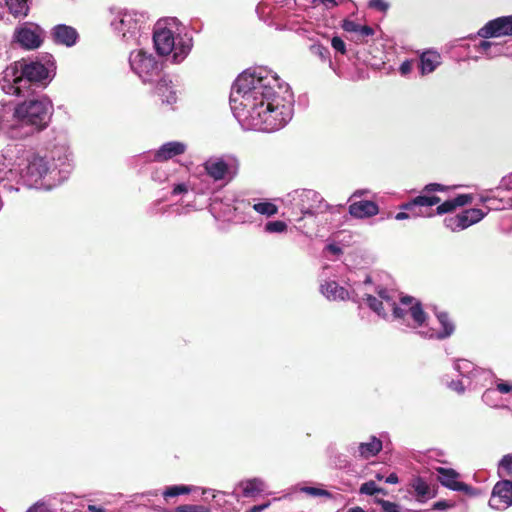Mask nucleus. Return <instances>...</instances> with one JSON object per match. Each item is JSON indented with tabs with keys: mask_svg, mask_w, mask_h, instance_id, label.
<instances>
[{
	"mask_svg": "<svg viewBox=\"0 0 512 512\" xmlns=\"http://www.w3.org/2000/svg\"><path fill=\"white\" fill-rule=\"evenodd\" d=\"M293 94L287 83L265 66L241 73L231 88L233 115L245 130L274 132L292 119Z\"/></svg>",
	"mask_w": 512,
	"mask_h": 512,
	"instance_id": "f257e3e1",
	"label": "nucleus"
},
{
	"mask_svg": "<svg viewBox=\"0 0 512 512\" xmlns=\"http://www.w3.org/2000/svg\"><path fill=\"white\" fill-rule=\"evenodd\" d=\"M70 156L69 149L65 146L54 147L44 156L30 154L18 164L17 170L0 168V185L9 191H18V188L5 182L18 175L19 181L27 187L50 190L69 177L73 169Z\"/></svg>",
	"mask_w": 512,
	"mask_h": 512,
	"instance_id": "f03ea898",
	"label": "nucleus"
},
{
	"mask_svg": "<svg viewBox=\"0 0 512 512\" xmlns=\"http://www.w3.org/2000/svg\"><path fill=\"white\" fill-rule=\"evenodd\" d=\"M374 292L367 295V305L379 317L389 319L397 323L399 329L404 332H415L419 335L421 329H426L428 316L425 313L422 303L412 296H402L399 302L396 300V293L386 288L376 287Z\"/></svg>",
	"mask_w": 512,
	"mask_h": 512,
	"instance_id": "7ed1b4c3",
	"label": "nucleus"
},
{
	"mask_svg": "<svg viewBox=\"0 0 512 512\" xmlns=\"http://www.w3.org/2000/svg\"><path fill=\"white\" fill-rule=\"evenodd\" d=\"M55 71L56 63L51 54L43 56L41 61H18L5 69L0 86L8 95L25 97L34 84L46 87L54 78Z\"/></svg>",
	"mask_w": 512,
	"mask_h": 512,
	"instance_id": "20e7f679",
	"label": "nucleus"
},
{
	"mask_svg": "<svg viewBox=\"0 0 512 512\" xmlns=\"http://www.w3.org/2000/svg\"><path fill=\"white\" fill-rule=\"evenodd\" d=\"M153 42L157 53L170 57L174 64L182 63L193 48V38L177 18L160 19L153 28Z\"/></svg>",
	"mask_w": 512,
	"mask_h": 512,
	"instance_id": "39448f33",
	"label": "nucleus"
},
{
	"mask_svg": "<svg viewBox=\"0 0 512 512\" xmlns=\"http://www.w3.org/2000/svg\"><path fill=\"white\" fill-rule=\"evenodd\" d=\"M110 12L111 28L123 43L129 46L139 45L142 37L148 38L150 23L146 12L120 8L111 9Z\"/></svg>",
	"mask_w": 512,
	"mask_h": 512,
	"instance_id": "423d86ee",
	"label": "nucleus"
},
{
	"mask_svg": "<svg viewBox=\"0 0 512 512\" xmlns=\"http://www.w3.org/2000/svg\"><path fill=\"white\" fill-rule=\"evenodd\" d=\"M282 201L297 223L306 217L314 218L332 208L318 192L311 189L294 190Z\"/></svg>",
	"mask_w": 512,
	"mask_h": 512,
	"instance_id": "0eeeda50",
	"label": "nucleus"
},
{
	"mask_svg": "<svg viewBox=\"0 0 512 512\" xmlns=\"http://www.w3.org/2000/svg\"><path fill=\"white\" fill-rule=\"evenodd\" d=\"M53 105L47 96L30 99L18 104L14 110V117L22 125L32 127V131L44 129L51 118Z\"/></svg>",
	"mask_w": 512,
	"mask_h": 512,
	"instance_id": "6e6552de",
	"label": "nucleus"
},
{
	"mask_svg": "<svg viewBox=\"0 0 512 512\" xmlns=\"http://www.w3.org/2000/svg\"><path fill=\"white\" fill-rule=\"evenodd\" d=\"M371 278L366 277L363 282L354 283L351 286L350 290L339 286V284L334 280H326L320 286V291L323 296H325L328 300L336 301V300H351L355 303H360L361 301L367 302V295L365 292L371 293L374 292Z\"/></svg>",
	"mask_w": 512,
	"mask_h": 512,
	"instance_id": "1a4fd4ad",
	"label": "nucleus"
},
{
	"mask_svg": "<svg viewBox=\"0 0 512 512\" xmlns=\"http://www.w3.org/2000/svg\"><path fill=\"white\" fill-rule=\"evenodd\" d=\"M239 160L232 154L211 156L204 163L203 168L207 175L215 182H230L239 171Z\"/></svg>",
	"mask_w": 512,
	"mask_h": 512,
	"instance_id": "9d476101",
	"label": "nucleus"
},
{
	"mask_svg": "<svg viewBox=\"0 0 512 512\" xmlns=\"http://www.w3.org/2000/svg\"><path fill=\"white\" fill-rule=\"evenodd\" d=\"M129 65L143 83L154 82L161 73V64L156 57L142 49L134 50L130 53Z\"/></svg>",
	"mask_w": 512,
	"mask_h": 512,
	"instance_id": "9b49d317",
	"label": "nucleus"
},
{
	"mask_svg": "<svg viewBox=\"0 0 512 512\" xmlns=\"http://www.w3.org/2000/svg\"><path fill=\"white\" fill-rule=\"evenodd\" d=\"M45 31L36 23L24 22L13 33V42L24 50L38 49L44 42Z\"/></svg>",
	"mask_w": 512,
	"mask_h": 512,
	"instance_id": "f8f14e48",
	"label": "nucleus"
},
{
	"mask_svg": "<svg viewBox=\"0 0 512 512\" xmlns=\"http://www.w3.org/2000/svg\"><path fill=\"white\" fill-rule=\"evenodd\" d=\"M250 207V203L244 200L235 201L234 205L222 200L215 199L210 205V212L216 219H222L230 222H246L248 217L244 214V210Z\"/></svg>",
	"mask_w": 512,
	"mask_h": 512,
	"instance_id": "ddd939ff",
	"label": "nucleus"
},
{
	"mask_svg": "<svg viewBox=\"0 0 512 512\" xmlns=\"http://www.w3.org/2000/svg\"><path fill=\"white\" fill-rule=\"evenodd\" d=\"M487 215V211L478 208H470L453 217H447L444 224L451 231H461L478 223Z\"/></svg>",
	"mask_w": 512,
	"mask_h": 512,
	"instance_id": "4468645a",
	"label": "nucleus"
},
{
	"mask_svg": "<svg viewBox=\"0 0 512 512\" xmlns=\"http://www.w3.org/2000/svg\"><path fill=\"white\" fill-rule=\"evenodd\" d=\"M488 505L498 511H504L512 506L511 480L502 479L494 485Z\"/></svg>",
	"mask_w": 512,
	"mask_h": 512,
	"instance_id": "2eb2a0df",
	"label": "nucleus"
},
{
	"mask_svg": "<svg viewBox=\"0 0 512 512\" xmlns=\"http://www.w3.org/2000/svg\"><path fill=\"white\" fill-rule=\"evenodd\" d=\"M477 35L485 39L512 36V15L488 21L478 30Z\"/></svg>",
	"mask_w": 512,
	"mask_h": 512,
	"instance_id": "dca6fc26",
	"label": "nucleus"
},
{
	"mask_svg": "<svg viewBox=\"0 0 512 512\" xmlns=\"http://www.w3.org/2000/svg\"><path fill=\"white\" fill-rule=\"evenodd\" d=\"M438 480L442 486L457 492H463L469 496H476L477 490L472 486L459 481L460 474L451 468L438 467Z\"/></svg>",
	"mask_w": 512,
	"mask_h": 512,
	"instance_id": "f3484780",
	"label": "nucleus"
},
{
	"mask_svg": "<svg viewBox=\"0 0 512 512\" xmlns=\"http://www.w3.org/2000/svg\"><path fill=\"white\" fill-rule=\"evenodd\" d=\"M436 317L442 328L437 330L427 325L426 329H421L419 331V336L421 338L444 340L454 333V323L450 320L449 315L446 312H439L436 314Z\"/></svg>",
	"mask_w": 512,
	"mask_h": 512,
	"instance_id": "a211bd4d",
	"label": "nucleus"
},
{
	"mask_svg": "<svg viewBox=\"0 0 512 512\" xmlns=\"http://www.w3.org/2000/svg\"><path fill=\"white\" fill-rule=\"evenodd\" d=\"M52 41L57 45L73 47L79 41L78 31L66 24H57L50 31Z\"/></svg>",
	"mask_w": 512,
	"mask_h": 512,
	"instance_id": "6ab92c4d",
	"label": "nucleus"
},
{
	"mask_svg": "<svg viewBox=\"0 0 512 512\" xmlns=\"http://www.w3.org/2000/svg\"><path fill=\"white\" fill-rule=\"evenodd\" d=\"M382 450V441L375 436H371L368 442L351 443L347 451L354 457L369 459L376 456Z\"/></svg>",
	"mask_w": 512,
	"mask_h": 512,
	"instance_id": "aec40b11",
	"label": "nucleus"
},
{
	"mask_svg": "<svg viewBox=\"0 0 512 512\" xmlns=\"http://www.w3.org/2000/svg\"><path fill=\"white\" fill-rule=\"evenodd\" d=\"M186 144L179 141H170L161 145L154 153V160L166 161L186 151Z\"/></svg>",
	"mask_w": 512,
	"mask_h": 512,
	"instance_id": "412c9836",
	"label": "nucleus"
},
{
	"mask_svg": "<svg viewBox=\"0 0 512 512\" xmlns=\"http://www.w3.org/2000/svg\"><path fill=\"white\" fill-rule=\"evenodd\" d=\"M454 369L463 377L469 379L471 376H483L485 379L491 377V371L476 367L471 361L459 359L454 364Z\"/></svg>",
	"mask_w": 512,
	"mask_h": 512,
	"instance_id": "4be33fe9",
	"label": "nucleus"
},
{
	"mask_svg": "<svg viewBox=\"0 0 512 512\" xmlns=\"http://www.w3.org/2000/svg\"><path fill=\"white\" fill-rule=\"evenodd\" d=\"M409 487L413 491L418 502L424 503L435 496L430 485L420 476L413 477L409 482Z\"/></svg>",
	"mask_w": 512,
	"mask_h": 512,
	"instance_id": "5701e85b",
	"label": "nucleus"
},
{
	"mask_svg": "<svg viewBox=\"0 0 512 512\" xmlns=\"http://www.w3.org/2000/svg\"><path fill=\"white\" fill-rule=\"evenodd\" d=\"M379 212L378 205L369 200L354 202L349 206V213L355 218H367L377 215Z\"/></svg>",
	"mask_w": 512,
	"mask_h": 512,
	"instance_id": "b1692460",
	"label": "nucleus"
},
{
	"mask_svg": "<svg viewBox=\"0 0 512 512\" xmlns=\"http://www.w3.org/2000/svg\"><path fill=\"white\" fill-rule=\"evenodd\" d=\"M155 93L161 98L163 103L172 105L177 101L175 87L171 80L160 78L155 87Z\"/></svg>",
	"mask_w": 512,
	"mask_h": 512,
	"instance_id": "393cba45",
	"label": "nucleus"
},
{
	"mask_svg": "<svg viewBox=\"0 0 512 512\" xmlns=\"http://www.w3.org/2000/svg\"><path fill=\"white\" fill-rule=\"evenodd\" d=\"M430 193H424L415 197L411 201L404 203L401 209L405 211H414L417 207H432L441 202L440 197L435 195H429Z\"/></svg>",
	"mask_w": 512,
	"mask_h": 512,
	"instance_id": "a878e982",
	"label": "nucleus"
},
{
	"mask_svg": "<svg viewBox=\"0 0 512 512\" xmlns=\"http://www.w3.org/2000/svg\"><path fill=\"white\" fill-rule=\"evenodd\" d=\"M472 202V195L470 194H460L454 197L453 199H449L444 201L443 203L437 204L436 212L438 215H443L446 213H450L454 211L457 207H461L467 205Z\"/></svg>",
	"mask_w": 512,
	"mask_h": 512,
	"instance_id": "bb28decb",
	"label": "nucleus"
},
{
	"mask_svg": "<svg viewBox=\"0 0 512 512\" xmlns=\"http://www.w3.org/2000/svg\"><path fill=\"white\" fill-rule=\"evenodd\" d=\"M441 63V56L435 51L424 52L420 57V72L422 75L432 73Z\"/></svg>",
	"mask_w": 512,
	"mask_h": 512,
	"instance_id": "cd10ccee",
	"label": "nucleus"
},
{
	"mask_svg": "<svg viewBox=\"0 0 512 512\" xmlns=\"http://www.w3.org/2000/svg\"><path fill=\"white\" fill-rule=\"evenodd\" d=\"M240 487H242V493L245 497H252L260 492L265 490V482L260 478H252L245 481L240 482Z\"/></svg>",
	"mask_w": 512,
	"mask_h": 512,
	"instance_id": "c85d7f7f",
	"label": "nucleus"
},
{
	"mask_svg": "<svg viewBox=\"0 0 512 512\" xmlns=\"http://www.w3.org/2000/svg\"><path fill=\"white\" fill-rule=\"evenodd\" d=\"M6 6L14 17H25L29 12L28 0H6Z\"/></svg>",
	"mask_w": 512,
	"mask_h": 512,
	"instance_id": "c756f323",
	"label": "nucleus"
},
{
	"mask_svg": "<svg viewBox=\"0 0 512 512\" xmlns=\"http://www.w3.org/2000/svg\"><path fill=\"white\" fill-rule=\"evenodd\" d=\"M482 401L492 407V408H503L509 411L512 410V407L509 405L500 404L499 398L497 396L496 390L492 388H487L482 394Z\"/></svg>",
	"mask_w": 512,
	"mask_h": 512,
	"instance_id": "7c9ffc66",
	"label": "nucleus"
},
{
	"mask_svg": "<svg viewBox=\"0 0 512 512\" xmlns=\"http://www.w3.org/2000/svg\"><path fill=\"white\" fill-rule=\"evenodd\" d=\"M252 209L258 214L266 217H272L278 213V207L268 200L254 203L252 205Z\"/></svg>",
	"mask_w": 512,
	"mask_h": 512,
	"instance_id": "2f4dec72",
	"label": "nucleus"
},
{
	"mask_svg": "<svg viewBox=\"0 0 512 512\" xmlns=\"http://www.w3.org/2000/svg\"><path fill=\"white\" fill-rule=\"evenodd\" d=\"M192 491V487L187 485H172L167 486L162 491L163 498L167 501L169 498H174L180 495L189 494Z\"/></svg>",
	"mask_w": 512,
	"mask_h": 512,
	"instance_id": "473e14b6",
	"label": "nucleus"
},
{
	"mask_svg": "<svg viewBox=\"0 0 512 512\" xmlns=\"http://www.w3.org/2000/svg\"><path fill=\"white\" fill-rule=\"evenodd\" d=\"M498 475L500 477H512V453L504 455L498 463Z\"/></svg>",
	"mask_w": 512,
	"mask_h": 512,
	"instance_id": "72a5a7b5",
	"label": "nucleus"
},
{
	"mask_svg": "<svg viewBox=\"0 0 512 512\" xmlns=\"http://www.w3.org/2000/svg\"><path fill=\"white\" fill-rule=\"evenodd\" d=\"M310 52L319 57L322 61H329L330 66H332V62L330 60V51L326 46H323L320 43H314L310 46Z\"/></svg>",
	"mask_w": 512,
	"mask_h": 512,
	"instance_id": "f704fd0d",
	"label": "nucleus"
},
{
	"mask_svg": "<svg viewBox=\"0 0 512 512\" xmlns=\"http://www.w3.org/2000/svg\"><path fill=\"white\" fill-rule=\"evenodd\" d=\"M287 230V224L281 220L268 221L264 226V231L269 234L284 233Z\"/></svg>",
	"mask_w": 512,
	"mask_h": 512,
	"instance_id": "c9c22d12",
	"label": "nucleus"
},
{
	"mask_svg": "<svg viewBox=\"0 0 512 512\" xmlns=\"http://www.w3.org/2000/svg\"><path fill=\"white\" fill-rule=\"evenodd\" d=\"M375 504L381 506L383 512H403L404 509L397 503L384 500L382 498H375Z\"/></svg>",
	"mask_w": 512,
	"mask_h": 512,
	"instance_id": "e433bc0d",
	"label": "nucleus"
},
{
	"mask_svg": "<svg viewBox=\"0 0 512 512\" xmlns=\"http://www.w3.org/2000/svg\"><path fill=\"white\" fill-rule=\"evenodd\" d=\"M493 373L491 372V377L485 379L483 376L473 377L471 376L468 380L467 387L471 389H477L478 387H484L488 382L493 380Z\"/></svg>",
	"mask_w": 512,
	"mask_h": 512,
	"instance_id": "4c0bfd02",
	"label": "nucleus"
},
{
	"mask_svg": "<svg viewBox=\"0 0 512 512\" xmlns=\"http://www.w3.org/2000/svg\"><path fill=\"white\" fill-rule=\"evenodd\" d=\"M151 179L155 182V183H158V184H163L167 181H169V175L167 173V171L162 168V167H159V168H156L152 173H151Z\"/></svg>",
	"mask_w": 512,
	"mask_h": 512,
	"instance_id": "58836bf2",
	"label": "nucleus"
},
{
	"mask_svg": "<svg viewBox=\"0 0 512 512\" xmlns=\"http://www.w3.org/2000/svg\"><path fill=\"white\" fill-rule=\"evenodd\" d=\"M378 491L379 490H378L377 484L372 480L364 482L359 488L360 494L369 495V496L378 494Z\"/></svg>",
	"mask_w": 512,
	"mask_h": 512,
	"instance_id": "ea45409f",
	"label": "nucleus"
},
{
	"mask_svg": "<svg viewBox=\"0 0 512 512\" xmlns=\"http://www.w3.org/2000/svg\"><path fill=\"white\" fill-rule=\"evenodd\" d=\"M174 512H210V510L201 505L185 504L177 506Z\"/></svg>",
	"mask_w": 512,
	"mask_h": 512,
	"instance_id": "a19ab883",
	"label": "nucleus"
},
{
	"mask_svg": "<svg viewBox=\"0 0 512 512\" xmlns=\"http://www.w3.org/2000/svg\"><path fill=\"white\" fill-rule=\"evenodd\" d=\"M300 491L303 493H306L310 496H313V497H318V496L330 497L331 496L329 491H327L325 489H321V488H316V487L304 486L300 489Z\"/></svg>",
	"mask_w": 512,
	"mask_h": 512,
	"instance_id": "79ce46f5",
	"label": "nucleus"
},
{
	"mask_svg": "<svg viewBox=\"0 0 512 512\" xmlns=\"http://www.w3.org/2000/svg\"><path fill=\"white\" fill-rule=\"evenodd\" d=\"M211 494V498L216 502L217 505L221 506L224 502V497L227 495L226 492L218 491L210 488L202 490V495Z\"/></svg>",
	"mask_w": 512,
	"mask_h": 512,
	"instance_id": "37998d69",
	"label": "nucleus"
},
{
	"mask_svg": "<svg viewBox=\"0 0 512 512\" xmlns=\"http://www.w3.org/2000/svg\"><path fill=\"white\" fill-rule=\"evenodd\" d=\"M496 393L499 392L501 394H510L512 393V381H503L501 379H496Z\"/></svg>",
	"mask_w": 512,
	"mask_h": 512,
	"instance_id": "c03bdc74",
	"label": "nucleus"
},
{
	"mask_svg": "<svg viewBox=\"0 0 512 512\" xmlns=\"http://www.w3.org/2000/svg\"><path fill=\"white\" fill-rule=\"evenodd\" d=\"M161 204V201L160 200H156L154 201L151 206L149 207V213L151 215H157V214H165L166 212H168L170 210V208L172 206L168 205V206H165V207H161L160 206Z\"/></svg>",
	"mask_w": 512,
	"mask_h": 512,
	"instance_id": "a18cd8bd",
	"label": "nucleus"
},
{
	"mask_svg": "<svg viewBox=\"0 0 512 512\" xmlns=\"http://www.w3.org/2000/svg\"><path fill=\"white\" fill-rule=\"evenodd\" d=\"M341 27L345 32L355 33L357 35L360 24L353 20L345 19L343 20Z\"/></svg>",
	"mask_w": 512,
	"mask_h": 512,
	"instance_id": "49530a36",
	"label": "nucleus"
},
{
	"mask_svg": "<svg viewBox=\"0 0 512 512\" xmlns=\"http://www.w3.org/2000/svg\"><path fill=\"white\" fill-rule=\"evenodd\" d=\"M331 46L336 52L341 53L342 55L346 54V45L345 42L338 36H334L331 39Z\"/></svg>",
	"mask_w": 512,
	"mask_h": 512,
	"instance_id": "de8ad7c7",
	"label": "nucleus"
},
{
	"mask_svg": "<svg viewBox=\"0 0 512 512\" xmlns=\"http://www.w3.org/2000/svg\"><path fill=\"white\" fill-rule=\"evenodd\" d=\"M171 206L172 207L170 209H172L173 213L177 216L188 214L190 211L194 210V205L191 203H188L184 206Z\"/></svg>",
	"mask_w": 512,
	"mask_h": 512,
	"instance_id": "09e8293b",
	"label": "nucleus"
},
{
	"mask_svg": "<svg viewBox=\"0 0 512 512\" xmlns=\"http://www.w3.org/2000/svg\"><path fill=\"white\" fill-rule=\"evenodd\" d=\"M26 512H53L44 501H37Z\"/></svg>",
	"mask_w": 512,
	"mask_h": 512,
	"instance_id": "8fccbe9b",
	"label": "nucleus"
},
{
	"mask_svg": "<svg viewBox=\"0 0 512 512\" xmlns=\"http://www.w3.org/2000/svg\"><path fill=\"white\" fill-rule=\"evenodd\" d=\"M369 7L380 12H386L389 9V4L384 0H369Z\"/></svg>",
	"mask_w": 512,
	"mask_h": 512,
	"instance_id": "3c124183",
	"label": "nucleus"
},
{
	"mask_svg": "<svg viewBox=\"0 0 512 512\" xmlns=\"http://www.w3.org/2000/svg\"><path fill=\"white\" fill-rule=\"evenodd\" d=\"M448 189L447 186L439 184V183H429L424 186L423 192L424 193H432V192H443Z\"/></svg>",
	"mask_w": 512,
	"mask_h": 512,
	"instance_id": "603ef678",
	"label": "nucleus"
},
{
	"mask_svg": "<svg viewBox=\"0 0 512 512\" xmlns=\"http://www.w3.org/2000/svg\"><path fill=\"white\" fill-rule=\"evenodd\" d=\"M466 386L467 384H465L462 380H452L448 383V387L458 394L464 393Z\"/></svg>",
	"mask_w": 512,
	"mask_h": 512,
	"instance_id": "864d4df0",
	"label": "nucleus"
},
{
	"mask_svg": "<svg viewBox=\"0 0 512 512\" xmlns=\"http://www.w3.org/2000/svg\"><path fill=\"white\" fill-rule=\"evenodd\" d=\"M189 191V185L187 183H177V184H173V189H172V195L173 196H178V195H182V194H186L187 192Z\"/></svg>",
	"mask_w": 512,
	"mask_h": 512,
	"instance_id": "5fc2aeb1",
	"label": "nucleus"
},
{
	"mask_svg": "<svg viewBox=\"0 0 512 512\" xmlns=\"http://www.w3.org/2000/svg\"><path fill=\"white\" fill-rule=\"evenodd\" d=\"M497 189H503V190H507V191L512 190V172L510 174L502 177Z\"/></svg>",
	"mask_w": 512,
	"mask_h": 512,
	"instance_id": "6e6d98bb",
	"label": "nucleus"
},
{
	"mask_svg": "<svg viewBox=\"0 0 512 512\" xmlns=\"http://www.w3.org/2000/svg\"><path fill=\"white\" fill-rule=\"evenodd\" d=\"M374 34L373 28L367 25H360L358 33H357V39H362L364 37L372 36Z\"/></svg>",
	"mask_w": 512,
	"mask_h": 512,
	"instance_id": "4d7b16f0",
	"label": "nucleus"
},
{
	"mask_svg": "<svg viewBox=\"0 0 512 512\" xmlns=\"http://www.w3.org/2000/svg\"><path fill=\"white\" fill-rule=\"evenodd\" d=\"M422 213L421 212H416L415 210L414 211H408V212H405V211H401V212H398L396 215H395V219L396 220H405V219H408V218H411V217H418V216H421Z\"/></svg>",
	"mask_w": 512,
	"mask_h": 512,
	"instance_id": "13d9d810",
	"label": "nucleus"
},
{
	"mask_svg": "<svg viewBox=\"0 0 512 512\" xmlns=\"http://www.w3.org/2000/svg\"><path fill=\"white\" fill-rule=\"evenodd\" d=\"M491 46H492V42L483 40L477 46V50L483 54H486L488 57H490L491 55L488 53V50L491 48Z\"/></svg>",
	"mask_w": 512,
	"mask_h": 512,
	"instance_id": "bf43d9fd",
	"label": "nucleus"
},
{
	"mask_svg": "<svg viewBox=\"0 0 512 512\" xmlns=\"http://www.w3.org/2000/svg\"><path fill=\"white\" fill-rule=\"evenodd\" d=\"M299 1L300 0H275L281 7H286L287 9H293L298 5Z\"/></svg>",
	"mask_w": 512,
	"mask_h": 512,
	"instance_id": "052dcab7",
	"label": "nucleus"
},
{
	"mask_svg": "<svg viewBox=\"0 0 512 512\" xmlns=\"http://www.w3.org/2000/svg\"><path fill=\"white\" fill-rule=\"evenodd\" d=\"M400 73L402 75H407L408 73L411 72L412 70V63L410 61H404L401 65H400Z\"/></svg>",
	"mask_w": 512,
	"mask_h": 512,
	"instance_id": "680f3d73",
	"label": "nucleus"
},
{
	"mask_svg": "<svg viewBox=\"0 0 512 512\" xmlns=\"http://www.w3.org/2000/svg\"><path fill=\"white\" fill-rule=\"evenodd\" d=\"M343 0H318L319 3L323 4L327 8H332L334 6L339 5ZM313 2H317V0H313Z\"/></svg>",
	"mask_w": 512,
	"mask_h": 512,
	"instance_id": "e2e57ef3",
	"label": "nucleus"
},
{
	"mask_svg": "<svg viewBox=\"0 0 512 512\" xmlns=\"http://www.w3.org/2000/svg\"><path fill=\"white\" fill-rule=\"evenodd\" d=\"M269 505H270V502H266V503H263V504H260V505H254L249 510H247V512H262L266 508H268Z\"/></svg>",
	"mask_w": 512,
	"mask_h": 512,
	"instance_id": "0e129e2a",
	"label": "nucleus"
},
{
	"mask_svg": "<svg viewBox=\"0 0 512 512\" xmlns=\"http://www.w3.org/2000/svg\"><path fill=\"white\" fill-rule=\"evenodd\" d=\"M450 506L451 505L448 504L446 501H438V502L434 503L433 509H435V510H446Z\"/></svg>",
	"mask_w": 512,
	"mask_h": 512,
	"instance_id": "69168bd1",
	"label": "nucleus"
},
{
	"mask_svg": "<svg viewBox=\"0 0 512 512\" xmlns=\"http://www.w3.org/2000/svg\"><path fill=\"white\" fill-rule=\"evenodd\" d=\"M385 482L388 484H397L399 482V478L396 473H391L385 478Z\"/></svg>",
	"mask_w": 512,
	"mask_h": 512,
	"instance_id": "338daca9",
	"label": "nucleus"
},
{
	"mask_svg": "<svg viewBox=\"0 0 512 512\" xmlns=\"http://www.w3.org/2000/svg\"><path fill=\"white\" fill-rule=\"evenodd\" d=\"M87 510L88 512H106L104 508L92 504L87 506Z\"/></svg>",
	"mask_w": 512,
	"mask_h": 512,
	"instance_id": "774afa93",
	"label": "nucleus"
}]
</instances>
